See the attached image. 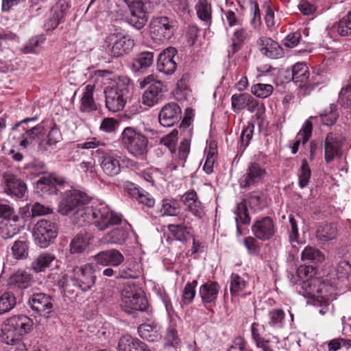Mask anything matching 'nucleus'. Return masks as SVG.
Segmentation results:
<instances>
[{"label": "nucleus", "mask_w": 351, "mask_h": 351, "mask_svg": "<svg viewBox=\"0 0 351 351\" xmlns=\"http://www.w3.org/2000/svg\"><path fill=\"white\" fill-rule=\"evenodd\" d=\"M58 212L70 217L72 223L78 226L93 224L100 231L121 222V215L113 212L104 202H90L86 193L74 188L64 192Z\"/></svg>", "instance_id": "nucleus-1"}, {"label": "nucleus", "mask_w": 351, "mask_h": 351, "mask_svg": "<svg viewBox=\"0 0 351 351\" xmlns=\"http://www.w3.org/2000/svg\"><path fill=\"white\" fill-rule=\"evenodd\" d=\"M133 87L131 80L125 75L112 80L104 89L107 109L112 112L122 110L132 97Z\"/></svg>", "instance_id": "nucleus-2"}, {"label": "nucleus", "mask_w": 351, "mask_h": 351, "mask_svg": "<svg viewBox=\"0 0 351 351\" xmlns=\"http://www.w3.org/2000/svg\"><path fill=\"white\" fill-rule=\"evenodd\" d=\"M32 320L25 315H16L7 319L0 334L1 341L8 345H16L21 341V337L31 331Z\"/></svg>", "instance_id": "nucleus-3"}, {"label": "nucleus", "mask_w": 351, "mask_h": 351, "mask_svg": "<svg viewBox=\"0 0 351 351\" xmlns=\"http://www.w3.org/2000/svg\"><path fill=\"white\" fill-rule=\"evenodd\" d=\"M121 309L130 315L146 312L149 308L148 300L142 287L135 283H127L121 291Z\"/></svg>", "instance_id": "nucleus-4"}, {"label": "nucleus", "mask_w": 351, "mask_h": 351, "mask_svg": "<svg viewBox=\"0 0 351 351\" xmlns=\"http://www.w3.org/2000/svg\"><path fill=\"white\" fill-rule=\"evenodd\" d=\"M122 147L137 159L144 160L148 153V138L141 130L134 127H126L120 138Z\"/></svg>", "instance_id": "nucleus-5"}, {"label": "nucleus", "mask_w": 351, "mask_h": 351, "mask_svg": "<svg viewBox=\"0 0 351 351\" xmlns=\"http://www.w3.org/2000/svg\"><path fill=\"white\" fill-rule=\"evenodd\" d=\"M38 119L37 116L27 117L17 122L12 127L13 131H18L20 133L17 137V143L23 149L32 145L44 132L45 126L43 123H38L36 125H29L32 122L36 121Z\"/></svg>", "instance_id": "nucleus-6"}, {"label": "nucleus", "mask_w": 351, "mask_h": 351, "mask_svg": "<svg viewBox=\"0 0 351 351\" xmlns=\"http://www.w3.org/2000/svg\"><path fill=\"white\" fill-rule=\"evenodd\" d=\"M96 265L86 263L73 268L69 281L77 289L86 292L90 290L95 284L97 276Z\"/></svg>", "instance_id": "nucleus-7"}, {"label": "nucleus", "mask_w": 351, "mask_h": 351, "mask_svg": "<svg viewBox=\"0 0 351 351\" xmlns=\"http://www.w3.org/2000/svg\"><path fill=\"white\" fill-rule=\"evenodd\" d=\"M149 29L154 40L165 42L174 36L178 29V22L173 18L159 16L151 21Z\"/></svg>", "instance_id": "nucleus-8"}, {"label": "nucleus", "mask_w": 351, "mask_h": 351, "mask_svg": "<svg viewBox=\"0 0 351 351\" xmlns=\"http://www.w3.org/2000/svg\"><path fill=\"white\" fill-rule=\"evenodd\" d=\"M107 47L112 57H120L130 53L134 47L132 37L121 31L110 34L106 38Z\"/></svg>", "instance_id": "nucleus-9"}, {"label": "nucleus", "mask_w": 351, "mask_h": 351, "mask_svg": "<svg viewBox=\"0 0 351 351\" xmlns=\"http://www.w3.org/2000/svg\"><path fill=\"white\" fill-rule=\"evenodd\" d=\"M58 226L52 221L41 219L33 228V237L35 243L40 248H46L53 243L58 235Z\"/></svg>", "instance_id": "nucleus-10"}, {"label": "nucleus", "mask_w": 351, "mask_h": 351, "mask_svg": "<svg viewBox=\"0 0 351 351\" xmlns=\"http://www.w3.org/2000/svg\"><path fill=\"white\" fill-rule=\"evenodd\" d=\"M28 305L36 315L44 317H51L53 311V298L43 292L34 293L29 295Z\"/></svg>", "instance_id": "nucleus-11"}, {"label": "nucleus", "mask_w": 351, "mask_h": 351, "mask_svg": "<svg viewBox=\"0 0 351 351\" xmlns=\"http://www.w3.org/2000/svg\"><path fill=\"white\" fill-rule=\"evenodd\" d=\"M98 162L103 172L108 176H114L121 172V156L114 152H107L103 147L96 150Z\"/></svg>", "instance_id": "nucleus-12"}, {"label": "nucleus", "mask_w": 351, "mask_h": 351, "mask_svg": "<svg viewBox=\"0 0 351 351\" xmlns=\"http://www.w3.org/2000/svg\"><path fill=\"white\" fill-rule=\"evenodd\" d=\"M332 289V286L328 285L324 282H321L317 278H308L306 280L296 287L299 294L306 298L315 300L328 289Z\"/></svg>", "instance_id": "nucleus-13"}, {"label": "nucleus", "mask_w": 351, "mask_h": 351, "mask_svg": "<svg viewBox=\"0 0 351 351\" xmlns=\"http://www.w3.org/2000/svg\"><path fill=\"white\" fill-rule=\"evenodd\" d=\"M128 5L130 14L126 17L127 23L136 29H142L147 21L144 4L141 1L123 0Z\"/></svg>", "instance_id": "nucleus-14"}, {"label": "nucleus", "mask_w": 351, "mask_h": 351, "mask_svg": "<svg viewBox=\"0 0 351 351\" xmlns=\"http://www.w3.org/2000/svg\"><path fill=\"white\" fill-rule=\"evenodd\" d=\"M266 175V170L258 162H250L245 173L241 177L239 184L241 188L247 189L256 186L262 182Z\"/></svg>", "instance_id": "nucleus-15"}, {"label": "nucleus", "mask_w": 351, "mask_h": 351, "mask_svg": "<svg viewBox=\"0 0 351 351\" xmlns=\"http://www.w3.org/2000/svg\"><path fill=\"white\" fill-rule=\"evenodd\" d=\"M345 138L340 135L333 133L327 134L324 143V159L327 163L342 156V146Z\"/></svg>", "instance_id": "nucleus-16"}, {"label": "nucleus", "mask_w": 351, "mask_h": 351, "mask_svg": "<svg viewBox=\"0 0 351 351\" xmlns=\"http://www.w3.org/2000/svg\"><path fill=\"white\" fill-rule=\"evenodd\" d=\"M2 187L6 194L19 199L24 197L27 191L26 184L16 176L8 173L3 175Z\"/></svg>", "instance_id": "nucleus-17"}, {"label": "nucleus", "mask_w": 351, "mask_h": 351, "mask_svg": "<svg viewBox=\"0 0 351 351\" xmlns=\"http://www.w3.org/2000/svg\"><path fill=\"white\" fill-rule=\"evenodd\" d=\"M252 232L261 241L271 239L276 232L274 220L270 217H263L256 220L252 226Z\"/></svg>", "instance_id": "nucleus-18"}, {"label": "nucleus", "mask_w": 351, "mask_h": 351, "mask_svg": "<svg viewBox=\"0 0 351 351\" xmlns=\"http://www.w3.org/2000/svg\"><path fill=\"white\" fill-rule=\"evenodd\" d=\"M32 280V276L29 273L24 270H18L8 278V286L10 291L22 295L23 291L31 285Z\"/></svg>", "instance_id": "nucleus-19"}, {"label": "nucleus", "mask_w": 351, "mask_h": 351, "mask_svg": "<svg viewBox=\"0 0 351 351\" xmlns=\"http://www.w3.org/2000/svg\"><path fill=\"white\" fill-rule=\"evenodd\" d=\"M177 50L174 47H168L163 50L157 58V69L159 72L166 75H171L176 69V62L174 58Z\"/></svg>", "instance_id": "nucleus-20"}, {"label": "nucleus", "mask_w": 351, "mask_h": 351, "mask_svg": "<svg viewBox=\"0 0 351 351\" xmlns=\"http://www.w3.org/2000/svg\"><path fill=\"white\" fill-rule=\"evenodd\" d=\"M180 114L181 108L178 104L175 102L169 103L162 107L159 113V123L163 127H171L178 122Z\"/></svg>", "instance_id": "nucleus-21"}, {"label": "nucleus", "mask_w": 351, "mask_h": 351, "mask_svg": "<svg viewBox=\"0 0 351 351\" xmlns=\"http://www.w3.org/2000/svg\"><path fill=\"white\" fill-rule=\"evenodd\" d=\"M257 44L261 53L269 58L278 59L284 55L283 49L271 38L261 36L258 38Z\"/></svg>", "instance_id": "nucleus-22"}, {"label": "nucleus", "mask_w": 351, "mask_h": 351, "mask_svg": "<svg viewBox=\"0 0 351 351\" xmlns=\"http://www.w3.org/2000/svg\"><path fill=\"white\" fill-rule=\"evenodd\" d=\"M166 87L161 82L155 81L144 91L142 96V103L148 107L155 106L162 98Z\"/></svg>", "instance_id": "nucleus-23"}, {"label": "nucleus", "mask_w": 351, "mask_h": 351, "mask_svg": "<svg viewBox=\"0 0 351 351\" xmlns=\"http://www.w3.org/2000/svg\"><path fill=\"white\" fill-rule=\"evenodd\" d=\"M220 285L217 282H206L199 288V295L202 303L209 306H215L220 291Z\"/></svg>", "instance_id": "nucleus-24"}, {"label": "nucleus", "mask_w": 351, "mask_h": 351, "mask_svg": "<svg viewBox=\"0 0 351 351\" xmlns=\"http://www.w3.org/2000/svg\"><path fill=\"white\" fill-rule=\"evenodd\" d=\"M68 8L69 4L64 0L59 1L53 6L49 17L44 24V27L47 31L55 29L58 26L62 21Z\"/></svg>", "instance_id": "nucleus-25"}, {"label": "nucleus", "mask_w": 351, "mask_h": 351, "mask_svg": "<svg viewBox=\"0 0 351 351\" xmlns=\"http://www.w3.org/2000/svg\"><path fill=\"white\" fill-rule=\"evenodd\" d=\"M96 265L117 267L124 261L123 255L117 250L101 251L95 256Z\"/></svg>", "instance_id": "nucleus-26"}, {"label": "nucleus", "mask_w": 351, "mask_h": 351, "mask_svg": "<svg viewBox=\"0 0 351 351\" xmlns=\"http://www.w3.org/2000/svg\"><path fill=\"white\" fill-rule=\"evenodd\" d=\"M181 201L194 216L201 218L204 214L201 202L194 190L186 192L181 197Z\"/></svg>", "instance_id": "nucleus-27"}, {"label": "nucleus", "mask_w": 351, "mask_h": 351, "mask_svg": "<svg viewBox=\"0 0 351 351\" xmlns=\"http://www.w3.org/2000/svg\"><path fill=\"white\" fill-rule=\"evenodd\" d=\"M129 236L128 228L125 226L117 227L105 234L101 238V242L108 245H123Z\"/></svg>", "instance_id": "nucleus-28"}, {"label": "nucleus", "mask_w": 351, "mask_h": 351, "mask_svg": "<svg viewBox=\"0 0 351 351\" xmlns=\"http://www.w3.org/2000/svg\"><path fill=\"white\" fill-rule=\"evenodd\" d=\"M118 351H151L146 343L130 335L121 337L118 343Z\"/></svg>", "instance_id": "nucleus-29"}, {"label": "nucleus", "mask_w": 351, "mask_h": 351, "mask_svg": "<svg viewBox=\"0 0 351 351\" xmlns=\"http://www.w3.org/2000/svg\"><path fill=\"white\" fill-rule=\"evenodd\" d=\"M334 290L332 287V289H328V292L323 293L319 298L317 297L314 300L313 305L317 307L322 315L332 314L334 312V306L331 304V301L335 299L332 295Z\"/></svg>", "instance_id": "nucleus-30"}, {"label": "nucleus", "mask_w": 351, "mask_h": 351, "mask_svg": "<svg viewBox=\"0 0 351 351\" xmlns=\"http://www.w3.org/2000/svg\"><path fill=\"white\" fill-rule=\"evenodd\" d=\"M138 333L142 339L149 342H156L162 338L160 326L154 323L141 324L138 327Z\"/></svg>", "instance_id": "nucleus-31"}, {"label": "nucleus", "mask_w": 351, "mask_h": 351, "mask_svg": "<svg viewBox=\"0 0 351 351\" xmlns=\"http://www.w3.org/2000/svg\"><path fill=\"white\" fill-rule=\"evenodd\" d=\"M95 84H87L80 99V110L82 112H92L97 110V104L93 98Z\"/></svg>", "instance_id": "nucleus-32"}, {"label": "nucleus", "mask_w": 351, "mask_h": 351, "mask_svg": "<svg viewBox=\"0 0 351 351\" xmlns=\"http://www.w3.org/2000/svg\"><path fill=\"white\" fill-rule=\"evenodd\" d=\"M154 60V52L141 51L134 58L130 67L134 72H144L153 64Z\"/></svg>", "instance_id": "nucleus-33"}, {"label": "nucleus", "mask_w": 351, "mask_h": 351, "mask_svg": "<svg viewBox=\"0 0 351 351\" xmlns=\"http://www.w3.org/2000/svg\"><path fill=\"white\" fill-rule=\"evenodd\" d=\"M142 273L140 263L134 261H128L118 271L117 278H138Z\"/></svg>", "instance_id": "nucleus-34"}, {"label": "nucleus", "mask_w": 351, "mask_h": 351, "mask_svg": "<svg viewBox=\"0 0 351 351\" xmlns=\"http://www.w3.org/2000/svg\"><path fill=\"white\" fill-rule=\"evenodd\" d=\"M19 219L14 217L0 221V237L3 239L13 237L21 230V226L17 223Z\"/></svg>", "instance_id": "nucleus-35"}, {"label": "nucleus", "mask_w": 351, "mask_h": 351, "mask_svg": "<svg viewBox=\"0 0 351 351\" xmlns=\"http://www.w3.org/2000/svg\"><path fill=\"white\" fill-rule=\"evenodd\" d=\"M90 237L86 232L77 234L70 243L71 254H80L84 252L90 244Z\"/></svg>", "instance_id": "nucleus-36"}, {"label": "nucleus", "mask_w": 351, "mask_h": 351, "mask_svg": "<svg viewBox=\"0 0 351 351\" xmlns=\"http://www.w3.org/2000/svg\"><path fill=\"white\" fill-rule=\"evenodd\" d=\"M55 259L56 256L52 253L43 252L32 262L31 268L36 273L43 271Z\"/></svg>", "instance_id": "nucleus-37"}, {"label": "nucleus", "mask_w": 351, "mask_h": 351, "mask_svg": "<svg viewBox=\"0 0 351 351\" xmlns=\"http://www.w3.org/2000/svg\"><path fill=\"white\" fill-rule=\"evenodd\" d=\"M338 117L337 106L331 104L328 108L321 112L319 117H311L308 120H319L323 125L330 126L336 122Z\"/></svg>", "instance_id": "nucleus-38"}, {"label": "nucleus", "mask_w": 351, "mask_h": 351, "mask_svg": "<svg viewBox=\"0 0 351 351\" xmlns=\"http://www.w3.org/2000/svg\"><path fill=\"white\" fill-rule=\"evenodd\" d=\"M313 124L309 120H306L302 128L298 134V139L295 141L293 145L291 147V153L295 154L298 151V147L301 141L303 144H305L310 138L312 133Z\"/></svg>", "instance_id": "nucleus-39"}, {"label": "nucleus", "mask_w": 351, "mask_h": 351, "mask_svg": "<svg viewBox=\"0 0 351 351\" xmlns=\"http://www.w3.org/2000/svg\"><path fill=\"white\" fill-rule=\"evenodd\" d=\"M292 80L299 86L306 83L309 78V72L306 64L304 62L295 64L291 69Z\"/></svg>", "instance_id": "nucleus-40"}, {"label": "nucleus", "mask_w": 351, "mask_h": 351, "mask_svg": "<svg viewBox=\"0 0 351 351\" xmlns=\"http://www.w3.org/2000/svg\"><path fill=\"white\" fill-rule=\"evenodd\" d=\"M198 19L206 25H210L212 19V8L207 0H199L195 5Z\"/></svg>", "instance_id": "nucleus-41"}, {"label": "nucleus", "mask_w": 351, "mask_h": 351, "mask_svg": "<svg viewBox=\"0 0 351 351\" xmlns=\"http://www.w3.org/2000/svg\"><path fill=\"white\" fill-rule=\"evenodd\" d=\"M285 313L281 308H274L269 311V321L267 327L274 330L282 328L285 326Z\"/></svg>", "instance_id": "nucleus-42"}, {"label": "nucleus", "mask_w": 351, "mask_h": 351, "mask_svg": "<svg viewBox=\"0 0 351 351\" xmlns=\"http://www.w3.org/2000/svg\"><path fill=\"white\" fill-rule=\"evenodd\" d=\"M168 229L175 239L182 243L186 242L192 237L189 228L184 224H169Z\"/></svg>", "instance_id": "nucleus-43"}, {"label": "nucleus", "mask_w": 351, "mask_h": 351, "mask_svg": "<svg viewBox=\"0 0 351 351\" xmlns=\"http://www.w3.org/2000/svg\"><path fill=\"white\" fill-rule=\"evenodd\" d=\"M230 291L232 297L239 295L245 289L247 282L237 274L232 273L230 278Z\"/></svg>", "instance_id": "nucleus-44"}, {"label": "nucleus", "mask_w": 351, "mask_h": 351, "mask_svg": "<svg viewBox=\"0 0 351 351\" xmlns=\"http://www.w3.org/2000/svg\"><path fill=\"white\" fill-rule=\"evenodd\" d=\"M235 215L236 223H243L249 225L251 221V217L248 213V209L246 205L245 199H242L241 202L236 204L234 210Z\"/></svg>", "instance_id": "nucleus-45"}, {"label": "nucleus", "mask_w": 351, "mask_h": 351, "mask_svg": "<svg viewBox=\"0 0 351 351\" xmlns=\"http://www.w3.org/2000/svg\"><path fill=\"white\" fill-rule=\"evenodd\" d=\"M191 141L188 138L183 139L178 147V152L176 156V165L172 168V170L176 169L178 166L184 167V164L188 158L190 152Z\"/></svg>", "instance_id": "nucleus-46"}, {"label": "nucleus", "mask_w": 351, "mask_h": 351, "mask_svg": "<svg viewBox=\"0 0 351 351\" xmlns=\"http://www.w3.org/2000/svg\"><path fill=\"white\" fill-rule=\"evenodd\" d=\"M267 326L260 325L258 323L254 322L251 325V335L252 339L255 341L258 348L264 349L265 351L269 350L267 341H265L261 336V332L265 330Z\"/></svg>", "instance_id": "nucleus-47"}, {"label": "nucleus", "mask_w": 351, "mask_h": 351, "mask_svg": "<svg viewBox=\"0 0 351 351\" xmlns=\"http://www.w3.org/2000/svg\"><path fill=\"white\" fill-rule=\"evenodd\" d=\"M154 291L163 303L168 317L172 318L175 315L176 312L173 307L171 300L167 293L165 289L162 287L155 286Z\"/></svg>", "instance_id": "nucleus-48"}, {"label": "nucleus", "mask_w": 351, "mask_h": 351, "mask_svg": "<svg viewBox=\"0 0 351 351\" xmlns=\"http://www.w3.org/2000/svg\"><path fill=\"white\" fill-rule=\"evenodd\" d=\"M16 298L11 291H5L0 296V315L11 311L16 306Z\"/></svg>", "instance_id": "nucleus-49"}, {"label": "nucleus", "mask_w": 351, "mask_h": 351, "mask_svg": "<svg viewBox=\"0 0 351 351\" xmlns=\"http://www.w3.org/2000/svg\"><path fill=\"white\" fill-rule=\"evenodd\" d=\"M180 203L173 198L164 199L162 201L161 213L165 215L176 216L180 213Z\"/></svg>", "instance_id": "nucleus-50"}, {"label": "nucleus", "mask_w": 351, "mask_h": 351, "mask_svg": "<svg viewBox=\"0 0 351 351\" xmlns=\"http://www.w3.org/2000/svg\"><path fill=\"white\" fill-rule=\"evenodd\" d=\"M336 227L331 223L321 225L317 230V237L322 241L332 240L336 237Z\"/></svg>", "instance_id": "nucleus-51"}, {"label": "nucleus", "mask_w": 351, "mask_h": 351, "mask_svg": "<svg viewBox=\"0 0 351 351\" xmlns=\"http://www.w3.org/2000/svg\"><path fill=\"white\" fill-rule=\"evenodd\" d=\"M302 261H308L313 263H320L324 260V255L318 249L306 246L301 253Z\"/></svg>", "instance_id": "nucleus-52"}, {"label": "nucleus", "mask_w": 351, "mask_h": 351, "mask_svg": "<svg viewBox=\"0 0 351 351\" xmlns=\"http://www.w3.org/2000/svg\"><path fill=\"white\" fill-rule=\"evenodd\" d=\"M311 177V170L306 159H302L298 173V184L301 189L308 186Z\"/></svg>", "instance_id": "nucleus-53"}, {"label": "nucleus", "mask_w": 351, "mask_h": 351, "mask_svg": "<svg viewBox=\"0 0 351 351\" xmlns=\"http://www.w3.org/2000/svg\"><path fill=\"white\" fill-rule=\"evenodd\" d=\"M250 95L245 93L234 94L231 97V105L233 111L238 113L241 110L245 108L247 103L250 99Z\"/></svg>", "instance_id": "nucleus-54"}, {"label": "nucleus", "mask_w": 351, "mask_h": 351, "mask_svg": "<svg viewBox=\"0 0 351 351\" xmlns=\"http://www.w3.org/2000/svg\"><path fill=\"white\" fill-rule=\"evenodd\" d=\"M59 184L57 179L52 176H43L37 182V187L44 192L53 193L56 184Z\"/></svg>", "instance_id": "nucleus-55"}, {"label": "nucleus", "mask_w": 351, "mask_h": 351, "mask_svg": "<svg viewBox=\"0 0 351 351\" xmlns=\"http://www.w3.org/2000/svg\"><path fill=\"white\" fill-rule=\"evenodd\" d=\"M197 285V281L193 280L191 282H187L184 287L182 293V303L184 305L190 304L193 301L196 294L195 287Z\"/></svg>", "instance_id": "nucleus-56"}, {"label": "nucleus", "mask_w": 351, "mask_h": 351, "mask_svg": "<svg viewBox=\"0 0 351 351\" xmlns=\"http://www.w3.org/2000/svg\"><path fill=\"white\" fill-rule=\"evenodd\" d=\"M29 243L25 240H18L12 247L13 256L16 259H23L28 256Z\"/></svg>", "instance_id": "nucleus-57"}, {"label": "nucleus", "mask_w": 351, "mask_h": 351, "mask_svg": "<svg viewBox=\"0 0 351 351\" xmlns=\"http://www.w3.org/2000/svg\"><path fill=\"white\" fill-rule=\"evenodd\" d=\"M247 36L248 32L246 28L239 27L234 32L232 38V47L233 49L232 53H234L236 51H237L238 48L242 45Z\"/></svg>", "instance_id": "nucleus-58"}, {"label": "nucleus", "mask_w": 351, "mask_h": 351, "mask_svg": "<svg viewBox=\"0 0 351 351\" xmlns=\"http://www.w3.org/2000/svg\"><path fill=\"white\" fill-rule=\"evenodd\" d=\"M254 124L249 122L247 125L244 128L240 136V149L243 152L248 146L254 133Z\"/></svg>", "instance_id": "nucleus-59"}, {"label": "nucleus", "mask_w": 351, "mask_h": 351, "mask_svg": "<svg viewBox=\"0 0 351 351\" xmlns=\"http://www.w3.org/2000/svg\"><path fill=\"white\" fill-rule=\"evenodd\" d=\"M46 145L53 149V147L62 139V134L59 128L54 123H51L50 130L47 136Z\"/></svg>", "instance_id": "nucleus-60"}, {"label": "nucleus", "mask_w": 351, "mask_h": 351, "mask_svg": "<svg viewBox=\"0 0 351 351\" xmlns=\"http://www.w3.org/2000/svg\"><path fill=\"white\" fill-rule=\"evenodd\" d=\"M339 103L344 108H351V79L340 91Z\"/></svg>", "instance_id": "nucleus-61"}, {"label": "nucleus", "mask_w": 351, "mask_h": 351, "mask_svg": "<svg viewBox=\"0 0 351 351\" xmlns=\"http://www.w3.org/2000/svg\"><path fill=\"white\" fill-rule=\"evenodd\" d=\"M336 275L339 280L348 279L351 275V265L348 261H340L336 267Z\"/></svg>", "instance_id": "nucleus-62"}, {"label": "nucleus", "mask_w": 351, "mask_h": 351, "mask_svg": "<svg viewBox=\"0 0 351 351\" xmlns=\"http://www.w3.org/2000/svg\"><path fill=\"white\" fill-rule=\"evenodd\" d=\"M337 31L342 36L351 34V11L339 21L337 24Z\"/></svg>", "instance_id": "nucleus-63"}, {"label": "nucleus", "mask_w": 351, "mask_h": 351, "mask_svg": "<svg viewBox=\"0 0 351 351\" xmlns=\"http://www.w3.org/2000/svg\"><path fill=\"white\" fill-rule=\"evenodd\" d=\"M273 92V86L271 84H257L252 87V93L261 98L269 97Z\"/></svg>", "instance_id": "nucleus-64"}]
</instances>
